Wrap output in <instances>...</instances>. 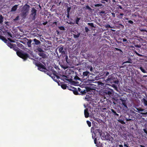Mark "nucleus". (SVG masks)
I'll list each match as a JSON object with an SVG mask.
<instances>
[{"mask_svg":"<svg viewBox=\"0 0 147 147\" xmlns=\"http://www.w3.org/2000/svg\"><path fill=\"white\" fill-rule=\"evenodd\" d=\"M0 39L2 40L5 43H6L7 45L11 49H12L16 51L17 55L20 58L26 60L29 57V55L28 54L18 51V49H19L16 47V45L11 44L4 37L0 35Z\"/></svg>","mask_w":147,"mask_h":147,"instance_id":"1","label":"nucleus"},{"mask_svg":"<svg viewBox=\"0 0 147 147\" xmlns=\"http://www.w3.org/2000/svg\"><path fill=\"white\" fill-rule=\"evenodd\" d=\"M105 82L111 84L115 83L118 84L119 81L117 78V76L114 74H113L108 76L107 79L106 80Z\"/></svg>","mask_w":147,"mask_h":147,"instance_id":"2","label":"nucleus"},{"mask_svg":"<svg viewBox=\"0 0 147 147\" xmlns=\"http://www.w3.org/2000/svg\"><path fill=\"white\" fill-rule=\"evenodd\" d=\"M30 6L26 4L22 7V16L23 17H25L28 13Z\"/></svg>","mask_w":147,"mask_h":147,"instance_id":"3","label":"nucleus"},{"mask_svg":"<svg viewBox=\"0 0 147 147\" xmlns=\"http://www.w3.org/2000/svg\"><path fill=\"white\" fill-rule=\"evenodd\" d=\"M34 64L38 67V69L41 71H43L44 69H46L45 66L39 62H35Z\"/></svg>","mask_w":147,"mask_h":147,"instance_id":"4","label":"nucleus"},{"mask_svg":"<svg viewBox=\"0 0 147 147\" xmlns=\"http://www.w3.org/2000/svg\"><path fill=\"white\" fill-rule=\"evenodd\" d=\"M104 93L106 94H108L109 96L113 95V90L109 88H107L104 90Z\"/></svg>","mask_w":147,"mask_h":147,"instance_id":"5","label":"nucleus"},{"mask_svg":"<svg viewBox=\"0 0 147 147\" xmlns=\"http://www.w3.org/2000/svg\"><path fill=\"white\" fill-rule=\"evenodd\" d=\"M120 100L122 102V107L123 108V109L125 111L127 110L128 107L126 103L125 100L122 99H120Z\"/></svg>","mask_w":147,"mask_h":147,"instance_id":"6","label":"nucleus"},{"mask_svg":"<svg viewBox=\"0 0 147 147\" xmlns=\"http://www.w3.org/2000/svg\"><path fill=\"white\" fill-rule=\"evenodd\" d=\"M36 10L34 8H32L31 11V16L32 17V19L34 20L36 19Z\"/></svg>","mask_w":147,"mask_h":147,"instance_id":"7","label":"nucleus"},{"mask_svg":"<svg viewBox=\"0 0 147 147\" xmlns=\"http://www.w3.org/2000/svg\"><path fill=\"white\" fill-rule=\"evenodd\" d=\"M59 49V53H61V54L62 55H65L66 54L65 52L63 50V46L62 45H61L60 46H59L58 47Z\"/></svg>","mask_w":147,"mask_h":147,"instance_id":"8","label":"nucleus"},{"mask_svg":"<svg viewBox=\"0 0 147 147\" xmlns=\"http://www.w3.org/2000/svg\"><path fill=\"white\" fill-rule=\"evenodd\" d=\"M78 91L80 92L79 94L85 95L86 94V90H83L79 88H78Z\"/></svg>","mask_w":147,"mask_h":147,"instance_id":"9","label":"nucleus"},{"mask_svg":"<svg viewBox=\"0 0 147 147\" xmlns=\"http://www.w3.org/2000/svg\"><path fill=\"white\" fill-rule=\"evenodd\" d=\"M84 114L85 117L87 118H88L89 116V113L88 112V108H86L84 111Z\"/></svg>","mask_w":147,"mask_h":147,"instance_id":"10","label":"nucleus"},{"mask_svg":"<svg viewBox=\"0 0 147 147\" xmlns=\"http://www.w3.org/2000/svg\"><path fill=\"white\" fill-rule=\"evenodd\" d=\"M72 89H69L70 90H73V93L75 95H78L79 93L78 92V90H77L76 88L73 87L72 88Z\"/></svg>","mask_w":147,"mask_h":147,"instance_id":"11","label":"nucleus"},{"mask_svg":"<svg viewBox=\"0 0 147 147\" xmlns=\"http://www.w3.org/2000/svg\"><path fill=\"white\" fill-rule=\"evenodd\" d=\"M33 41L34 42V44L36 45H39L41 43L40 41L36 38L34 39Z\"/></svg>","mask_w":147,"mask_h":147,"instance_id":"12","label":"nucleus"},{"mask_svg":"<svg viewBox=\"0 0 147 147\" xmlns=\"http://www.w3.org/2000/svg\"><path fill=\"white\" fill-rule=\"evenodd\" d=\"M89 74L90 72L88 71L83 72V78H84L85 76H86V77H88Z\"/></svg>","mask_w":147,"mask_h":147,"instance_id":"13","label":"nucleus"},{"mask_svg":"<svg viewBox=\"0 0 147 147\" xmlns=\"http://www.w3.org/2000/svg\"><path fill=\"white\" fill-rule=\"evenodd\" d=\"M38 55L39 56L42 57L43 58H45L46 57V54L43 52L39 53Z\"/></svg>","mask_w":147,"mask_h":147,"instance_id":"14","label":"nucleus"},{"mask_svg":"<svg viewBox=\"0 0 147 147\" xmlns=\"http://www.w3.org/2000/svg\"><path fill=\"white\" fill-rule=\"evenodd\" d=\"M18 5H15L13 6L11 9V11H16L18 8Z\"/></svg>","mask_w":147,"mask_h":147,"instance_id":"15","label":"nucleus"},{"mask_svg":"<svg viewBox=\"0 0 147 147\" xmlns=\"http://www.w3.org/2000/svg\"><path fill=\"white\" fill-rule=\"evenodd\" d=\"M86 92H91L94 90V89L90 87H86Z\"/></svg>","mask_w":147,"mask_h":147,"instance_id":"16","label":"nucleus"},{"mask_svg":"<svg viewBox=\"0 0 147 147\" xmlns=\"http://www.w3.org/2000/svg\"><path fill=\"white\" fill-rule=\"evenodd\" d=\"M111 111L113 113V114L115 115V116H116L117 117H118L119 116V115L117 113L116 111H115V110H114L113 109H111Z\"/></svg>","mask_w":147,"mask_h":147,"instance_id":"17","label":"nucleus"},{"mask_svg":"<svg viewBox=\"0 0 147 147\" xmlns=\"http://www.w3.org/2000/svg\"><path fill=\"white\" fill-rule=\"evenodd\" d=\"M80 19V18H79L78 17H76V18L75 19V21L76 22V24H79V21Z\"/></svg>","mask_w":147,"mask_h":147,"instance_id":"18","label":"nucleus"},{"mask_svg":"<svg viewBox=\"0 0 147 147\" xmlns=\"http://www.w3.org/2000/svg\"><path fill=\"white\" fill-rule=\"evenodd\" d=\"M142 101L144 102V105L147 106V100L145 98H143L142 100Z\"/></svg>","mask_w":147,"mask_h":147,"instance_id":"19","label":"nucleus"},{"mask_svg":"<svg viewBox=\"0 0 147 147\" xmlns=\"http://www.w3.org/2000/svg\"><path fill=\"white\" fill-rule=\"evenodd\" d=\"M80 34V33H78L77 34H73L74 37L75 38H77L79 37Z\"/></svg>","mask_w":147,"mask_h":147,"instance_id":"20","label":"nucleus"},{"mask_svg":"<svg viewBox=\"0 0 147 147\" xmlns=\"http://www.w3.org/2000/svg\"><path fill=\"white\" fill-rule=\"evenodd\" d=\"M98 84L99 86H106V84L101 82H98Z\"/></svg>","mask_w":147,"mask_h":147,"instance_id":"21","label":"nucleus"},{"mask_svg":"<svg viewBox=\"0 0 147 147\" xmlns=\"http://www.w3.org/2000/svg\"><path fill=\"white\" fill-rule=\"evenodd\" d=\"M32 42V40H29L27 42V45L29 47H31V43Z\"/></svg>","mask_w":147,"mask_h":147,"instance_id":"22","label":"nucleus"},{"mask_svg":"<svg viewBox=\"0 0 147 147\" xmlns=\"http://www.w3.org/2000/svg\"><path fill=\"white\" fill-rule=\"evenodd\" d=\"M67 87V86L65 84H62L61 85V88L63 89H66Z\"/></svg>","mask_w":147,"mask_h":147,"instance_id":"23","label":"nucleus"},{"mask_svg":"<svg viewBox=\"0 0 147 147\" xmlns=\"http://www.w3.org/2000/svg\"><path fill=\"white\" fill-rule=\"evenodd\" d=\"M139 68L140 69V70L142 71V72L145 73H146V71L145 70V69H144V68L142 67H140Z\"/></svg>","mask_w":147,"mask_h":147,"instance_id":"24","label":"nucleus"},{"mask_svg":"<svg viewBox=\"0 0 147 147\" xmlns=\"http://www.w3.org/2000/svg\"><path fill=\"white\" fill-rule=\"evenodd\" d=\"M84 99L87 101H89L90 100V98L88 95H86L85 96Z\"/></svg>","mask_w":147,"mask_h":147,"instance_id":"25","label":"nucleus"},{"mask_svg":"<svg viewBox=\"0 0 147 147\" xmlns=\"http://www.w3.org/2000/svg\"><path fill=\"white\" fill-rule=\"evenodd\" d=\"M3 17L2 15L0 16V23L1 24L3 21Z\"/></svg>","mask_w":147,"mask_h":147,"instance_id":"26","label":"nucleus"},{"mask_svg":"<svg viewBox=\"0 0 147 147\" xmlns=\"http://www.w3.org/2000/svg\"><path fill=\"white\" fill-rule=\"evenodd\" d=\"M112 87L115 89L116 90H118V88L117 86L114 84H113L112 85Z\"/></svg>","mask_w":147,"mask_h":147,"instance_id":"27","label":"nucleus"},{"mask_svg":"<svg viewBox=\"0 0 147 147\" xmlns=\"http://www.w3.org/2000/svg\"><path fill=\"white\" fill-rule=\"evenodd\" d=\"M58 28L59 29L61 30H65V28L63 26H59Z\"/></svg>","mask_w":147,"mask_h":147,"instance_id":"28","label":"nucleus"},{"mask_svg":"<svg viewBox=\"0 0 147 147\" xmlns=\"http://www.w3.org/2000/svg\"><path fill=\"white\" fill-rule=\"evenodd\" d=\"M136 108L139 112L144 111V109L139 108H138L136 107Z\"/></svg>","mask_w":147,"mask_h":147,"instance_id":"29","label":"nucleus"},{"mask_svg":"<svg viewBox=\"0 0 147 147\" xmlns=\"http://www.w3.org/2000/svg\"><path fill=\"white\" fill-rule=\"evenodd\" d=\"M88 25L92 27H94V24L92 23H88L87 24Z\"/></svg>","mask_w":147,"mask_h":147,"instance_id":"30","label":"nucleus"},{"mask_svg":"<svg viewBox=\"0 0 147 147\" xmlns=\"http://www.w3.org/2000/svg\"><path fill=\"white\" fill-rule=\"evenodd\" d=\"M74 79L76 80H80V78L77 76H76L74 77Z\"/></svg>","mask_w":147,"mask_h":147,"instance_id":"31","label":"nucleus"},{"mask_svg":"<svg viewBox=\"0 0 147 147\" xmlns=\"http://www.w3.org/2000/svg\"><path fill=\"white\" fill-rule=\"evenodd\" d=\"M87 123L88 124V126L89 127H90L91 125V122L89 121H86Z\"/></svg>","mask_w":147,"mask_h":147,"instance_id":"32","label":"nucleus"},{"mask_svg":"<svg viewBox=\"0 0 147 147\" xmlns=\"http://www.w3.org/2000/svg\"><path fill=\"white\" fill-rule=\"evenodd\" d=\"M102 5L101 4H95L94 5V6L95 7H99L100 6H101Z\"/></svg>","mask_w":147,"mask_h":147,"instance_id":"33","label":"nucleus"},{"mask_svg":"<svg viewBox=\"0 0 147 147\" xmlns=\"http://www.w3.org/2000/svg\"><path fill=\"white\" fill-rule=\"evenodd\" d=\"M123 15H124V14L123 13H121L118 16V18H122V16Z\"/></svg>","mask_w":147,"mask_h":147,"instance_id":"34","label":"nucleus"},{"mask_svg":"<svg viewBox=\"0 0 147 147\" xmlns=\"http://www.w3.org/2000/svg\"><path fill=\"white\" fill-rule=\"evenodd\" d=\"M7 32V35H8V36L9 37H11V38H12V34H11V33L10 32Z\"/></svg>","mask_w":147,"mask_h":147,"instance_id":"35","label":"nucleus"},{"mask_svg":"<svg viewBox=\"0 0 147 147\" xmlns=\"http://www.w3.org/2000/svg\"><path fill=\"white\" fill-rule=\"evenodd\" d=\"M118 121L122 124H125V122L122 119H119Z\"/></svg>","mask_w":147,"mask_h":147,"instance_id":"36","label":"nucleus"},{"mask_svg":"<svg viewBox=\"0 0 147 147\" xmlns=\"http://www.w3.org/2000/svg\"><path fill=\"white\" fill-rule=\"evenodd\" d=\"M85 31L86 33L88 32L89 31V29L87 27H85Z\"/></svg>","mask_w":147,"mask_h":147,"instance_id":"37","label":"nucleus"},{"mask_svg":"<svg viewBox=\"0 0 147 147\" xmlns=\"http://www.w3.org/2000/svg\"><path fill=\"white\" fill-rule=\"evenodd\" d=\"M97 131L98 132V133L99 134L100 136H101V135L102 134V131L99 129H97Z\"/></svg>","mask_w":147,"mask_h":147,"instance_id":"38","label":"nucleus"},{"mask_svg":"<svg viewBox=\"0 0 147 147\" xmlns=\"http://www.w3.org/2000/svg\"><path fill=\"white\" fill-rule=\"evenodd\" d=\"M71 9L70 7H68L67 9V11L68 13H69L70 12V10Z\"/></svg>","mask_w":147,"mask_h":147,"instance_id":"39","label":"nucleus"},{"mask_svg":"<svg viewBox=\"0 0 147 147\" xmlns=\"http://www.w3.org/2000/svg\"><path fill=\"white\" fill-rule=\"evenodd\" d=\"M117 6H118V7H117V8L118 9H123V7H122L120 5H117Z\"/></svg>","mask_w":147,"mask_h":147,"instance_id":"40","label":"nucleus"},{"mask_svg":"<svg viewBox=\"0 0 147 147\" xmlns=\"http://www.w3.org/2000/svg\"><path fill=\"white\" fill-rule=\"evenodd\" d=\"M97 142H98L97 139L96 138H95L94 140V143L96 145V146H97Z\"/></svg>","mask_w":147,"mask_h":147,"instance_id":"41","label":"nucleus"},{"mask_svg":"<svg viewBox=\"0 0 147 147\" xmlns=\"http://www.w3.org/2000/svg\"><path fill=\"white\" fill-rule=\"evenodd\" d=\"M8 39L9 40V41H10L11 42H14V40H12V39H11V38H8Z\"/></svg>","mask_w":147,"mask_h":147,"instance_id":"42","label":"nucleus"},{"mask_svg":"<svg viewBox=\"0 0 147 147\" xmlns=\"http://www.w3.org/2000/svg\"><path fill=\"white\" fill-rule=\"evenodd\" d=\"M140 114H141L142 115H147V112H146V113L140 112Z\"/></svg>","mask_w":147,"mask_h":147,"instance_id":"43","label":"nucleus"},{"mask_svg":"<svg viewBox=\"0 0 147 147\" xmlns=\"http://www.w3.org/2000/svg\"><path fill=\"white\" fill-rule=\"evenodd\" d=\"M105 76H107L109 75V73L108 72H105Z\"/></svg>","mask_w":147,"mask_h":147,"instance_id":"44","label":"nucleus"},{"mask_svg":"<svg viewBox=\"0 0 147 147\" xmlns=\"http://www.w3.org/2000/svg\"><path fill=\"white\" fill-rule=\"evenodd\" d=\"M140 30L141 32H146V30L145 29H140Z\"/></svg>","mask_w":147,"mask_h":147,"instance_id":"45","label":"nucleus"},{"mask_svg":"<svg viewBox=\"0 0 147 147\" xmlns=\"http://www.w3.org/2000/svg\"><path fill=\"white\" fill-rule=\"evenodd\" d=\"M128 23L131 24H133V22L132 21L130 20L128 21Z\"/></svg>","mask_w":147,"mask_h":147,"instance_id":"46","label":"nucleus"},{"mask_svg":"<svg viewBox=\"0 0 147 147\" xmlns=\"http://www.w3.org/2000/svg\"><path fill=\"white\" fill-rule=\"evenodd\" d=\"M136 54L138 55V56H140V57H141L142 56V55L138 53L137 52H136Z\"/></svg>","mask_w":147,"mask_h":147,"instance_id":"47","label":"nucleus"},{"mask_svg":"<svg viewBox=\"0 0 147 147\" xmlns=\"http://www.w3.org/2000/svg\"><path fill=\"white\" fill-rule=\"evenodd\" d=\"M125 119H126V120L127 121H131V120H132L131 119H129V118H126Z\"/></svg>","mask_w":147,"mask_h":147,"instance_id":"48","label":"nucleus"},{"mask_svg":"<svg viewBox=\"0 0 147 147\" xmlns=\"http://www.w3.org/2000/svg\"><path fill=\"white\" fill-rule=\"evenodd\" d=\"M38 51L40 52H43V51L41 48H39L38 50Z\"/></svg>","mask_w":147,"mask_h":147,"instance_id":"49","label":"nucleus"},{"mask_svg":"<svg viewBox=\"0 0 147 147\" xmlns=\"http://www.w3.org/2000/svg\"><path fill=\"white\" fill-rule=\"evenodd\" d=\"M66 15V16L67 18L69 19V13H68Z\"/></svg>","mask_w":147,"mask_h":147,"instance_id":"50","label":"nucleus"},{"mask_svg":"<svg viewBox=\"0 0 147 147\" xmlns=\"http://www.w3.org/2000/svg\"><path fill=\"white\" fill-rule=\"evenodd\" d=\"M47 23H48L46 21V22H43L42 23V24L44 25H46L47 24Z\"/></svg>","mask_w":147,"mask_h":147,"instance_id":"51","label":"nucleus"},{"mask_svg":"<svg viewBox=\"0 0 147 147\" xmlns=\"http://www.w3.org/2000/svg\"><path fill=\"white\" fill-rule=\"evenodd\" d=\"M143 131H144V132L146 134H147V131L145 129H144Z\"/></svg>","mask_w":147,"mask_h":147,"instance_id":"52","label":"nucleus"},{"mask_svg":"<svg viewBox=\"0 0 147 147\" xmlns=\"http://www.w3.org/2000/svg\"><path fill=\"white\" fill-rule=\"evenodd\" d=\"M123 42L127 41V40L126 38H123Z\"/></svg>","mask_w":147,"mask_h":147,"instance_id":"53","label":"nucleus"},{"mask_svg":"<svg viewBox=\"0 0 147 147\" xmlns=\"http://www.w3.org/2000/svg\"><path fill=\"white\" fill-rule=\"evenodd\" d=\"M124 146H126V147H129V145L128 144H125Z\"/></svg>","mask_w":147,"mask_h":147,"instance_id":"54","label":"nucleus"},{"mask_svg":"<svg viewBox=\"0 0 147 147\" xmlns=\"http://www.w3.org/2000/svg\"><path fill=\"white\" fill-rule=\"evenodd\" d=\"M86 7L88 9H91L88 5L86 6Z\"/></svg>","mask_w":147,"mask_h":147,"instance_id":"55","label":"nucleus"},{"mask_svg":"<svg viewBox=\"0 0 147 147\" xmlns=\"http://www.w3.org/2000/svg\"><path fill=\"white\" fill-rule=\"evenodd\" d=\"M106 27H107V28H111L110 25L109 24H107L106 26Z\"/></svg>","mask_w":147,"mask_h":147,"instance_id":"56","label":"nucleus"},{"mask_svg":"<svg viewBox=\"0 0 147 147\" xmlns=\"http://www.w3.org/2000/svg\"><path fill=\"white\" fill-rule=\"evenodd\" d=\"M18 16L14 19V20H18Z\"/></svg>","mask_w":147,"mask_h":147,"instance_id":"57","label":"nucleus"},{"mask_svg":"<svg viewBox=\"0 0 147 147\" xmlns=\"http://www.w3.org/2000/svg\"><path fill=\"white\" fill-rule=\"evenodd\" d=\"M112 14L113 15V17H115V14L114 13H112Z\"/></svg>","mask_w":147,"mask_h":147,"instance_id":"58","label":"nucleus"},{"mask_svg":"<svg viewBox=\"0 0 147 147\" xmlns=\"http://www.w3.org/2000/svg\"><path fill=\"white\" fill-rule=\"evenodd\" d=\"M101 1H105L107 2H108V0H100Z\"/></svg>","mask_w":147,"mask_h":147,"instance_id":"59","label":"nucleus"},{"mask_svg":"<svg viewBox=\"0 0 147 147\" xmlns=\"http://www.w3.org/2000/svg\"><path fill=\"white\" fill-rule=\"evenodd\" d=\"M116 49V50H117V51H121V50L118 48H115Z\"/></svg>","mask_w":147,"mask_h":147,"instance_id":"60","label":"nucleus"},{"mask_svg":"<svg viewBox=\"0 0 147 147\" xmlns=\"http://www.w3.org/2000/svg\"><path fill=\"white\" fill-rule=\"evenodd\" d=\"M65 58L66 60V61H67V59H68V56L67 55L66 56Z\"/></svg>","mask_w":147,"mask_h":147,"instance_id":"61","label":"nucleus"},{"mask_svg":"<svg viewBox=\"0 0 147 147\" xmlns=\"http://www.w3.org/2000/svg\"><path fill=\"white\" fill-rule=\"evenodd\" d=\"M54 74L55 76L57 77V78H59L58 76H56L55 74Z\"/></svg>","mask_w":147,"mask_h":147,"instance_id":"62","label":"nucleus"},{"mask_svg":"<svg viewBox=\"0 0 147 147\" xmlns=\"http://www.w3.org/2000/svg\"><path fill=\"white\" fill-rule=\"evenodd\" d=\"M119 147H123V146L122 145H119Z\"/></svg>","mask_w":147,"mask_h":147,"instance_id":"63","label":"nucleus"},{"mask_svg":"<svg viewBox=\"0 0 147 147\" xmlns=\"http://www.w3.org/2000/svg\"><path fill=\"white\" fill-rule=\"evenodd\" d=\"M140 147H145L144 145H140Z\"/></svg>","mask_w":147,"mask_h":147,"instance_id":"64","label":"nucleus"}]
</instances>
